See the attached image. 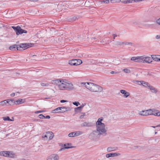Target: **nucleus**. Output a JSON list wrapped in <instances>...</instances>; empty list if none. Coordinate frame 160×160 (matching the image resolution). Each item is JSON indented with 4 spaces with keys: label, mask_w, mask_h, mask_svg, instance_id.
<instances>
[{
    "label": "nucleus",
    "mask_w": 160,
    "mask_h": 160,
    "mask_svg": "<svg viewBox=\"0 0 160 160\" xmlns=\"http://www.w3.org/2000/svg\"><path fill=\"white\" fill-rule=\"evenodd\" d=\"M103 119L102 117L98 119L96 124V129L93 131L89 135V138L95 141L97 138L101 136L105 137L107 135L105 125L102 122Z\"/></svg>",
    "instance_id": "f257e3e1"
},
{
    "label": "nucleus",
    "mask_w": 160,
    "mask_h": 160,
    "mask_svg": "<svg viewBox=\"0 0 160 160\" xmlns=\"http://www.w3.org/2000/svg\"><path fill=\"white\" fill-rule=\"evenodd\" d=\"M82 84H83L87 89L92 92H100L103 90L102 87L92 83L87 82L82 83Z\"/></svg>",
    "instance_id": "f03ea898"
},
{
    "label": "nucleus",
    "mask_w": 160,
    "mask_h": 160,
    "mask_svg": "<svg viewBox=\"0 0 160 160\" xmlns=\"http://www.w3.org/2000/svg\"><path fill=\"white\" fill-rule=\"evenodd\" d=\"M12 28L15 31L17 35H18L24 33H27V31L26 30L22 29L19 26L17 27L13 26H12Z\"/></svg>",
    "instance_id": "7ed1b4c3"
},
{
    "label": "nucleus",
    "mask_w": 160,
    "mask_h": 160,
    "mask_svg": "<svg viewBox=\"0 0 160 160\" xmlns=\"http://www.w3.org/2000/svg\"><path fill=\"white\" fill-rule=\"evenodd\" d=\"M68 111L67 108L65 107H58L52 111V113L64 112Z\"/></svg>",
    "instance_id": "20e7f679"
},
{
    "label": "nucleus",
    "mask_w": 160,
    "mask_h": 160,
    "mask_svg": "<svg viewBox=\"0 0 160 160\" xmlns=\"http://www.w3.org/2000/svg\"><path fill=\"white\" fill-rule=\"evenodd\" d=\"M82 63L80 59H73L69 61V64L72 66H77L80 65Z\"/></svg>",
    "instance_id": "39448f33"
},
{
    "label": "nucleus",
    "mask_w": 160,
    "mask_h": 160,
    "mask_svg": "<svg viewBox=\"0 0 160 160\" xmlns=\"http://www.w3.org/2000/svg\"><path fill=\"white\" fill-rule=\"evenodd\" d=\"M31 43H22L18 45V48L20 49H19V50H22L31 47Z\"/></svg>",
    "instance_id": "423d86ee"
},
{
    "label": "nucleus",
    "mask_w": 160,
    "mask_h": 160,
    "mask_svg": "<svg viewBox=\"0 0 160 160\" xmlns=\"http://www.w3.org/2000/svg\"><path fill=\"white\" fill-rule=\"evenodd\" d=\"M142 62L143 63H150L152 62V58L150 57H145V56H142Z\"/></svg>",
    "instance_id": "0eeeda50"
},
{
    "label": "nucleus",
    "mask_w": 160,
    "mask_h": 160,
    "mask_svg": "<svg viewBox=\"0 0 160 160\" xmlns=\"http://www.w3.org/2000/svg\"><path fill=\"white\" fill-rule=\"evenodd\" d=\"M66 89L72 90L74 89L72 84L70 82L65 80Z\"/></svg>",
    "instance_id": "6e6552de"
},
{
    "label": "nucleus",
    "mask_w": 160,
    "mask_h": 160,
    "mask_svg": "<svg viewBox=\"0 0 160 160\" xmlns=\"http://www.w3.org/2000/svg\"><path fill=\"white\" fill-rule=\"evenodd\" d=\"M49 160H59V156L57 154H52L48 156Z\"/></svg>",
    "instance_id": "1a4fd4ad"
},
{
    "label": "nucleus",
    "mask_w": 160,
    "mask_h": 160,
    "mask_svg": "<svg viewBox=\"0 0 160 160\" xmlns=\"http://www.w3.org/2000/svg\"><path fill=\"white\" fill-rule=\"evenodd\" d=\"M143 57L142 56L139 57H133L131 58V60L135 62H142Z\"/></svg>",
    "instance_id": "9d476101"
},
{
    "label": "nucleus",
    "mask_w": 160,
    "mask_h": 160,
    "mask_svg": "<svg viewBox=\"0 0 160 160\" xmlns=\"http://www.w3.org/2000/svg\"><path fill=\"white\" fill-rule=\"evenodd\" d=\"M81 126L82 127H92L93 126V124L92 122L86 121L83 122L81 124Z\"/></svg>",
    "instance_id": "9b49d317"
},
{
    "label": "nucleus",
    "mask_w": 160,
    "mask_h": 160,
    "mask_svg": "<svg viewBox=\"0 0 160 160\" xmlns=\"http://www.w3.org/2000/svg\"><path fill=\"white\" fill-rule=\"evenodd\" d=\"M73 147L72 146L71 143H67L64 145L62 148H61L59 151H62L64 150L65 149H68L73 148Z\"/></svg>",
    "instance_id": "f8f14e48"
},
{
    "label": "nucleus",
    "mask_w": 160,
    "mask_h": 160,
    "mask_svg": "<svg viewBox=\"0 0 160 160\" xmlns=\"http://www.w3.org/2000/svg\"><path fill=\"white\" fill-rule=\"evenodd\" d=\"M65 80H62L61 83H60L58 85V88L60 90H63L66 89Z\"/></svg>",
    "instance_id": "ddd939ff"
},
{
    "label": "nucleus",
    "mask_w": 160,
    "mask_h": 160,
    "mask_svg": "<svg viewBox=\"0 0 160 160\" xmlns=\"http://www.w3.org/2000/svg\"><path fill=\"white\" fill-rule=\"evenodd\" d=\"M146 111L147 112V115L148 116L150 115H153V112H157V110H156L154 109H150L146 110Z\"/></svg>",
    "instance_id": "4468645a"
},
{
    "label": "nucleus",
    "mask_w": 160,
    "mask_h": 160,
    "mask_svg": "<svg viewBox=\"0 0 160 160\" xmlns=\"http://www.w3.org/2000/svg\"><path fill=\"white\" fill-rule=\"evenodd\" d=\"M8 157L11 158H17V155L13 152L12 151H9Z\"/></svg>",
    "instance_id": "2eb2a0df"
},
{
    "label": "nucleus",
    "mask_w": 160,
    "mask_h": 160,
    "mask_svg": "<svg viewBox=\"0 0 160 160\" xmlns=\"http://www.w3.org/2000/svg\"><path fill=\"white\" fill-rule=\"evenodd\" d=\"M62 80L57 79L55 80H53L51 81L52 83L54 84H56L58 86L60 83H61V81Z\"/></svg>",
    "instance_id": "dca6fc26"
},
{
    "label": "nucleus",
    "mask_w": 160,
    "mask_h": 160,
    "mask_svg": "<svg viewBox=\"0 0 160 160\" xmlns=\"http://www.w3.org/2000/svg\"><path fill=\"white\" fill-rule=\"evenodd\" d=\"M18 45L15 44L13 45L10 46L9 47V49L11 50H19V49H19V48H18Z\"/></svg>",
    "instance_id": "f3484780"
},
{
    "label": "nucleus",
    "mask_w": 160,
    "mask_h": 160,
    "mask_svg": "<svg viewBox=\"0 0 160 160\" xmlns=\"http://www.w3.org/2000/svg\"><path fill=\"white\" fill-rule=\"evenodd\" d=\"M151 58L155 61H159L160 55H152Z\"/></svg>",
    "instance_id": "a211bd4d"
},
{
    "label": "nucleus",
    "mask_w": 160,
    "mask_h": 160,
    "mask_svg": "<svg viewBox=\"0 0 160 160\" xmlns=\"http://www.w3.org/2000/svg\"><path fill=\"white\" fill-rule=\"evenodd\" d=\"M138 114L139 115L143 116H147L146 110H142L141 111H139L138 112Z\"/></svg>",
    "instance_id": "6ab92c4d"
},
{
    "label": "nucleus",
    "mask_w": 160,
    "mask_h": 160,
    "mask_svg": "<svg viewBox=\"0 0 160 160\" xmlns=\"http://www.w3.org/2000/svg\"><path fill=\"white\" fill-rule=\"evenodd\" d=\"M149 88L152 93H156L158 92V90L152 86H149Z\"/></svg>",
    "instance_id": "aec40b11"
},
{
    "label": "nucleus",
    "mask_w": 160,
    "mask_h": 160,
    "mask_svg": "<svg viewBox=\"0 0 160 160\" xmlns=\"http://www.w3.org/2000/svg\"><path fill=\"white\" fill-rule=\"evenodd\" d=\"M7 100L8 104L10 105H13L14 104H15V101L13 99H7Z\"/></svg>",
    "instance_id": "412c9836"
},
{
    "label": "nucleus",
    "mask_w": 160,
    "mask_h": 160,
    "mask_svg": "<svg viewBox=\"0 0 160 160\" xmlns=\"http://www.w3.org/2000/svg\"><path fill=\"white\" fill-rule=\"evenodd\" d=\"M9 151H4L0 152V155L4 157H8V154Z\"/></svg>",
    "instance_id": "4be33fe9"
},
{
    "label": "nucleus",
    "mask_w": 160,
    "mask_h": 160,
    "mask_svg": "<svg viewBox=\"0 0 160 160\" xmlns=\"http://www.w3.org/2000/svg\"><path fill=\"white\" fill-rule=\"evenodd\" d=\"M15 104L18 105L24 102L25 100L22 99H19L15 101Z\"/></svg>",
    "instance_id": "5701e85b"
},
{
    "label": "nucleus",
    "mask_w": 160,
    "mask_h": 160,
    "mask_svg": "<svg viewBox=\"0 0 160 160\" xmlns=\"http://www.w3.org/2000/svg\"><path fill=\"white\" fill-rule=\"evenodd\" d=\"M117 149V148L114 147H108L107 148V151L108 152H111L116 150Z\"/></svg>",
    "instance_id": "b1692460"
},
{
    "label": "nucleus",
    "mask_w": 160,
    "mask_h": 160,
    "mask_svg": "<svg viewBox=\"0 0 160 160\" xmlns=\"http://www.w3.org/2000/svg\"><path fill=\"white\" fill-rule=\"evenodd\" d=\"M110 157H114L121 155V154L119 153H110Z\"/></svg>",
    "instance_id": "393cba45"
},
{
    "label": "nucleus",
    "mask_w": 160,
    "mask_h": 160,
    "mask_svg": "<svg viewBox=\"0 0 160 160\" xmlns=\"http://www.w3.org/2000/svg\"><path fill=\"white\" fill-rule=\"evenodd\" d=\"M8 104L7 100H4L0 102V106L7 105Z\"/></svg>",
    "instance_id": "a878e982"
},
{
    "label": "nucleus",
    "mask_w": 160,
    "mask_h": 160,
    "mask_svg": "<svg viewBox=\"0 0 160 160\" xmlns=\"http://www.w3.org/2000/svg\"><path fill=\"white\" fill-rule=\"evenodd\" d=\"M121 2L124 4L132 3L133 2V0H126L121 1Z\"/></svg>",
    "instance_id": "bb28decb"
},
{
    "label": "nucleus",
    "mask_w": 160,
    "mask_h": 160,
    "mask_svg": "<svg viewBox=\"0 0 160 160\" xmlns=\"http://www.w3.org/2000/svg\"><path fill=\"white\" fill-rule=\"evenodd\" d=\"M74 136L75 137L78 136L82 134V132L81 131H78L77 132H74Z\"/></svg>",
    "instance_id": "cd10ccee"
},
{
    "label": "nucleus",
    "mask_w": 160,
    "mask_h": 160,
    "mask_svg": "<svg viewBox=\"0 0 160 160\" xmlns=\"http://www.w3.org/2000/svg\"><path fill=\"white\" fill-rule=\"evenodd\" d=\"M142 84L141 85H142L144 87H148V88L149 86H150V85L148 82H145L143 81H142Z\"/></svg>",
    "instance_id": "c85d7f7f"
},
{
    "label": "nucleus",
    "mask_w": 160,
    "mask_h": 160,
    "mask_svg": "<svg viewBox=\"0 0 160 160\" xmlns=\"http://www.w3.org/2000/svg\"><path fill=\"white\" fill-rule=\"evenodd\" d=\"M13 120H12L8 116H7L6 117H4L3 118V120L4 121H13L14 120V119L13 118H12Z\"/></svg>",
    "instance_id": "c756f323"
},
{
    "label": "nucleus",
    "mask_w": 160,
    "mask_h": 160,
    "mask_svg": "<svg viewBox=\"0 0 160 160\" xmlns=\"http://www.w3.org/2000/svg\"><path fill=\"white\" fill-rule=\"evenodd\" d=\"M123 45H130L131 46H132L133 43L131 42H123Z\"/></svg>",
    "instance_id": "7c9ffc66"
},
{
    "label": "nucleus",
    "mask_w": 160,
    "mask_h": 160,
    "mask_svg": "<svg viewBox=\"0 0 160 160\" xmlns=\"http://www.w3.org/2000/svg\"><path fill=\"white\" fill-rule=\"evenodd\" d=\"M122 71L127 73H129L131 72L130 70L128 68L123 69L122 70Z\"/></svg>",
    "instance_id": "2f4dec72"
},
{
    "label": "nucleus",
    "mask_w": 160,
    "mask_h": 160,
    "mask_svg": "<svg viewBox=\"0 0 160 160\" xmlns=\"http://www.w3.org/2000/svg\"><path fill=\"white\" fill-rule=\"evenodd\" d=\"M154 116H160V112L157 110V112H153V115Z\"/></svg>",
    "instance_id": "473e14b6"
},
{
    "label": "nucleus",
    "mask_w": 160,
    "mask_h": 160,
    "mask_svg": "<svg viewBox=\"0 0 160 160\" xmlns=\"http://www.w3.org/2000/svg\"><path fill=\"white\" fill-rule=\"evenodd\" d=\"M133 82L136 84H138L139 85H141L142 83V81H138L137 80H135L133 81Z\"/></svg>",
    "instance_id": "72a5a7b5"
},
{
    "label": "nucleus",
    "mask_w": 160,
    "mask_h": 160,
    "mask_svg": "<svg viewBox=\"0 0 160 160\" xmlns=\"http://www.w3.org/2000/svg\"><path fill=\"white\" fill-rule=\"evenodd\" d=\"M116 45L117 46H121L123 45V42L117 41L116 42Z\"/></svg>",
    "instance_id": "f704fd0d"
},
{
    "label": "nucleus",
    "mask_w": 160,
    "mask_h": 160,
    "mask_svg": "<svg viewBox=\"0 0 160 160\" xmlns=\"http://www.w3.org/2000/svg\"><path fill=\"white\" fill-rule=\"evenodd\" d=\"M99 2H100L101 3H102L103 2L108 4V3L109 2V0H101L100 1H99Z\"/></svg>",
    "instance_id": "c9c22d12"
},
{
    "label": "nucleus",
    "mask_w": 160,
    "mask_h": 160,
    "mask_svg": "<svg viewBox=\"0 0 160 160\" xmlns=\"http://www.w3.org/2000/svg\"><path fill=\"white\" fill-rule=\"evenodd\" d=\"M42 138L44 140H47L48 138L46 133L43 134Z\"/></svg>",
    "instance_id": "e433bc0d"
},
{
    "label": "nucleus",
    "mask_w": 160,
    "mask_h": 160,
    "mask_svg": "<svg viewBox=\"0 0 160 160\" xmlns=\"http://www.w3.org/2000/svg\"><path fill=\"white\" fill-rule=\"evenodd\" d=\"M121 2V0H111V2L112 3H118Z\"/></svg>",
    "instance_id": "4c0bfd02"
},
{
    "label": "nucleus",
    "mask_w": 160,
    "mask_h": 160,
    "mask_svg": "<svg viewBox=\"0 0 160 160\" xmlns=\"http://www.w3.org/2000/svg\"><path fill=\"white\" fill-rule=\"evenodd\" d=\"M74 134V132H71L68 134V136L69 137H75Z\"/></svg>",
    "instance_id": "58836bf2"
},
{
    "label": "nucleus",
    "mask_w": 160,
    "mask_h": 160,
    "mask_svg": "<svg viewBox=\"0 0 160 160\" xmlns=\"http://www.w3.org/2000/svg\"><path fill=\"white\" fill-rule=\"evenodd\" d=\"M130 94L129 92H126L125 93H124V97L127 98L130 95Z\"/></svg>",
    "instance_id": "ea45409f"
},
{
    "label": "nucleus",
    "mask_w": 160,
    "mask_h": 160,
    "mask_svg": "<svg viewBox=\"0 0 160 160\" xmlns=\"http://www.w3.org/2000/svg\"><path fill=\"white\" fill-rule=\"evenodd\" d=\"M52 133V132H46V134L47 135V137L48 138L49 137V138L50 136L51 135V134Z\"/></svg>",
    "instance_id": "a19ab883"
},
{
    "label": "nucleus",
    "mask_w": 160,
    "mask_h": 160,
    "mask_svg": "<svg viewBox=\"0 0 160 160\" xmlns=\"http://www.w3.org/2000/svg\"><path fill=\"white\" fill-rule=\"evenodd\" d=\"M83 106H80L76 108H75V111H76V110H81L82 109Z\"/></svg>",
    "instance_id": "79ce46f5"
},
{
    "label": "nucleus",
    "mask_w": 160,
    "mask_h": 160,
    "mask_svg": "<svg viewBox=\"0 0 160 160\" xmlns=\"http://www.w3.org/2000/svg\"><path fill=\"white\" fill-rule=\"evenodd\" d=\"M41 86L42 87L48 86L49 85V84L48 83H41Z\"/></svg>",
    "instance_id": "37998d69"
},
{
    "label": "nucleus",
    "mask_w": 160,
    "mask_h": 160,
    "mask_svg": "<svg viewBox=\"0 0 160 160\" xmlns=\"http://www.w3.org/2000/svg\"><path fill=\"white\" fill-rule=\"evenodd\" d=\"M38 117L40 119H43L45 118V116H44L43 114H40L38 116Z\"/></svg>",
    "instance_id": "c03bdc74"
},
{
    "label": "nucleus",
    "mask_w": 160,
    "mask_h": 160,
    "mask_svg": "<svg viewBox=\"0 0 160 160\" xmlns=\"http://www.w3.org/2000/svg\"><path fill=\"white\" fill-rule=\"evenodd\" d=\"M73 104L76 106H78V105L80 104V103L78 102H73Z\"/></svg>",
    "instance_id": "a18cd8bd"
},
{
    "label": "nucleus",
    "mask_w": 160,
    "mask_h": 160,
    "mask_svg": "<svg viewBox=\"0 0 160 160\" xmlns=\"http://www.w3.org/2000/svg\"><path fill=\"white\" fill-rule=\"evenodd\" d=\"M126 91L124 90H120V92L122 94H124L126 92Z\"/></svg>",
    "instance_id": "49530a36"
},
{
    "label": "nucleus",
    "mask_w": 160,
    "mask_h": 160,
    "mask_svg": "<svg viewBox=\"0 0 160 160\" xmlns=\"http://www.w3.org/2000/svg\"><path fill=\"white\" fill-rule=\"evenodd\" d=\"M44 112V110H40L36 111L35 113H41Z\"/></svg>",
    "instance_id": "de8ad7c7"
},
{
    "label": "nucleus",
    "mask_w": 160,
    "mask_h": 160,
    "mask_svg": "<svg viewBox=\"0 0 160 160\" xmlns=\"http://www.w3.org/2000/svg\"><path fill=\"white\" fill-rule=\"evenodd\" d=\"M144 0H133V1H134V2H141L144 1Z\"/></svg>",
    "instance_id": "09e8293b"
},
{
    "label": "nucleus",
    "mask_w": 160,
    "mask_h": 160,
    "mask_svg": "<svg viewBox=\"0 0 160 160\" xmlns=\"http://www.w3.org/2000/svg\"><path fill=\"white\" fill-rule=\"evenodd\" d=\"M54 137V135H52V133L51 134V135L50 136V137L49 138V140L52 139Z\"/></svg>",
    "instance_id": "8fccbe9b"
},
{
    "label": "nucleus",
    "mask_w": 160,
    "mask_h": 160,
    "mask_svg": "<svg viewBox=\"0 0 160 160\" xmlns=\"http://www.w3.org/2000/svg\"><path fill=\"white\" fill-rule=\"evenodd\" d=\"M156 22L158 24L160 25V18L157 20Z\"/></svg>",
    "instance_id": "3c124183"
},
{
    "label": "nucleus",
    "mask_w": 160,
    "mask_h": 160,
    "mask_svg": "<svg viewBox=\"0 0 160 160\" xmlns=\"http://www.w3.org/2000/svg\"><path fill=\"white\" fill-rule=\"evenodd\" d=\"M118 72H115V71H112L111 72V74H117L118 73Z\"/></svg>",
    "instance_id": "603ef678"
},
{
    "label": "nucleus",
    "mask_w": 160,
    "mask_h": 160,
    "mask_svg": "<svg viewBox=\"0 0 160 160\" xmlns=\"http://www.w3.org/2000/svg\"><path fill=\"white\" fill-rule=\"evenodd\" d=\"M85 113H83L82 115H81L80 116V118H83V117L85 115Z\"/></svg>",
    "instance_id": "864d4df0"
},
{
    "label": "nucleus",
    "mask_w": 160,
    "mask_h": 160,
    "mask_svg": "<svg viewBox=\"0 0 160 160\" xmlns=\"http://www.w3.org/2000/svg\"><path fill=\"white\" fill-rule=\"evenodd\" d=\"M110 153H108L106 154V156L107 158H109L110 157Z\"/></svg>",
    "instance_id": "5fc2aeb1"
},
{
    "label": "nucleus",
    "mask_w": 160,
    "mask_h": 160,
    "mask_svg": "<svg viewBox=\"0 0 160 160\" xmlns=\"http://www.w3.org/2000/svg\"><path fill=\"white\" fill-rule=\"evenodd\" d=\"M67 101L64 100H62L60 101V102L61 103H63L67 102Z\"/></svg>",
    "instance_id": "6e6d98bb"
},
{
    "label": "nucleus",
    "mask_w": 160,
    "mask_h": 160,
    "mask_svg": "<svg viewBox=\"0 0 160 160\" xmlns=\"http://www.w3.org/2000/svg\"><path fill=\"white\" fill-rule=\"evenodd\" d=\"M156 38L157 39H158L160 38V35H157L156 36Z\"/></svg>",
    "instance_id": "4d7b16f0"
},
{
    "label": "nucleus",
    "mask_w": 160,
    "mask_h": 160,
    "mask_svg": "<svg viewBox=\"0 0 160 160\" xmlns=\"http://www.w3.org/2000/svg\"><path fill=\"white\" fill-rule=\"evenodd\" d=\"M50 118V117L49 115H47L45 117V118H44L47 119H49Z\"/></svg>",
    "instance_id": "13d9d810"
},
{
    "label": "nucleus",
    "mask_w": 160,
    "mask_h": 160,
    "mask_svg": "<svg viewBox=\"0 0 160 160\" xmlns=\"http://www.w3.org/2000/svg\"><path fill=\"white\" fill-rule=\"evenodd\" d=\"M15 95V94L14 93V92H13L12 93H11V94H10V96H11V97H14Z\"/></svg>",
    "instance_id": "bf43d9fd"
},
{
    "label": "nucleus",
    "mask_w": 160,
    "mask_h": 160,
    "mask_svg": "<svg viewBox=\"0 0 160 160\" xmlns=\"http://www.w3.org/2000/svg\"><path fill=\"white\" fill-rule=\"evenodd\" d=\"M30 0L31 1L33 2H36L38 1V0Z\"/></svg>",
    "instance_id": "052dcab7"
},
{
    "label": "nucleus",
    "mask_w": 160,
    "mask_h": 160,
    "mask_svg": "<svg viewBox=\"0 0 160 160\" xmlns=\"http://www.w3.org/2000/svg\"><path fill=\"white\" fill-rule=\"evenodd\" d=\"M113 35L114 36V37H113V39H115V38L116 37H117V35H116V34H113Z\"/></svg>",
    "instance_id": "680f3d73"
},
{
    "label": "nucleus",
    "mask_w": 160,
    "mask_h": 160,
    "mask_svg": "<svg viewBox=\"0 0 160 160\" xmlns=\"http://www.w3.org/2000/svg\"><path fill=\"white\" fill-rule=\"evenodd\" d=\"M152 128H155L156 127H156V126H152Z\"/></svg>",
    "instance_id": "e2e57ef3"
},
{
    "label": "nucleus",
    "mask_w": 160,
    "mask_h": 160,
    "mask_svg": "<svg viewBox=\"0 0 160 160\" xmlns=\"http://www.w3.org/2000/svg\"><path fill=\"white\" fill-rule=\"evenodd\" d=\"M49 159L48 158V157H47V158H46V159L45 160H49Z\"/></svg>",
    "instance_id": "0e129e2a"
},
{
    "label": "nucleus",
    "mask_w": 160,
    "mask_h": 160,
    "mask_svg": "<svg viewBox=\"0 0 160 160\" xmlns=\"http://www.w3.org/2000/svg\"><path fill=\"white\" fill-rule=\"evenodd\" d=\"M156 127H160V124L159 125H157Z\"/></svg>",
    "instance_id": "69168bd1"
},
{
    "label": "nucleus",
    "mask_w": 160,
    "mask_h": 160,
    "mask_svg": "<svg viewBox=\"0 0 160 160\" xmlns=\"http://www.w3.org/2000/svg\"><path fill=\"white\" fill-rule=\"evenodd\" d=\"M157 132H155V134H157Z\"/></svg>",
    "instance_id": "338daca9"
},
{
    "label": "nucleus",
    "mask_w": 160,
    "mask_h": 160,
    "mask_svg": "<svg viewBox=\"0 0 160 160\" xmlns=\"http://www.w3.org/2000/svg\"><path fill=\"white\" fill-rule=\"evenodd\" d=\"M19 43V41H18L17 42V43Z\"/></svg>",
    "instance_id": "774afa93"
}]
</instances>
